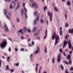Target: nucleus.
<instances>
[{"label": "nucleus", "mask_w": 73, "mask_h": 73, "mask_svg": "<svg viewBox=\"0 0 73 73\" xmlns=\"http://www.w3.org/2000/svg\"><path fill=\"white\" fill-rule=\"evenodd\" d=\"M65 72V73H69V72H68V70H67V68L66 69Z\"/></svg>", "instance_id": "nucleus-29"}, {"label": "nucleus", "mask_w": 73, "mask_h": 73, "mask_svg": "<svg viewBox=\"0 0 73 73\" xmlns=\"http://www.w3.org/2000/svg\"><path fill=\"white\" fill-rule=\"evenodd\" d=\"M68 47L69 49H70L72 48V44L70 41L68 42Z\"/></svg>", "instance_id": "nucleus-10"}, {"label": "nucleus", "mask_w": 73, "mask_h": 73, "mask_svg": "<svg viewBox=\"0 0 73 73\" xmlns=\"http://www.w3.org/2000/svg\"><path fill=\"white\" fill-rule=\"evenodd\" d=\"M70 70H71L72 71V70H73V67H71L70 68Z\"/></svg>", "instance_id": "nucleus-55"}, {"label": "nucleus", "mask_w": 73, "mask_h": 73, "mask_svg": "<svg viewBox=\"0 0 73 73\" xmlns=\"http://www.w3.org/2000/svg\"><path fill=\"white\" fill-rule=\"evenodd\" d=\"M35 8H36V9H37V8H38V5L34 3L33 4L32 7H33V6H35Z\"/></svg>", "instance_id": "nucleus-7"}, {"label": "nucleus", "mask_w": 73, "mask_h": 73, "mask_svg": "<svg viewBox=\"0 0 73 73\" xmlns=\"http://www.w3.org/2000/svg\"><path fill=\"white\" fill-rule=\"evenodd\" d=\"M35 71L36 72H37V67H36Z\"/></svg>", "instance_id": "nucleus-45"}, {"label": "nucleus", "mask_w": 73, "mask_h": 73, "mask_svg": "<svg viewBox=\"0 0 73 73\" xmlns=\"http://www.w3.org/2000/svg\"><path fill=\"white\" fill-rule=\"evenodd\" d=\"M68 37H69V35H66L65 36V37L66 40H67V39H68Z\"/></svg>", "instance_id": "nucleus-27"}, {"label": "nucleus", "mask_w": 73, "mask_h": 73, "mask_svg": "<svg viewBox=\"0 0 73 73\" xmlns=\"http://www.w3.org/2000/svg\"><path fill=\"white\" fill-rule=\"evenodd\" d=\"M32 57H33V54H31L30 55V58H32Z\"/></svg>", "instance_id": "nucleus-38"}, {"label": "nucleus", "mask_w": 73, "mask_h": 73, "mask_svg": "<svg viewBox=\"0 0 73 73\" xmlns=\"http://www.w3.org/2000/svg\"><path fill=\"white\" fill-rule=\"evenodd\" d=\"M36 31V27H34L33 29V32H34Z\"/></svg>", "instance_id": "nucleus-15"}, {"label": "nucleus", "mask_w": 73, "mask_h": 73, "mask_svg": "<svg viewBox=\"0 0 73 73\" xmlns=\"http://www.w3.org/2000/svg\"><path fill=\"white\" fill-rule=\"evenodd\" d=\"M57 61L58 62H60L61 60V54H59L58 56Z\"/></svg>", "instance_id": "nucleus-6"}, {"label": "nucleus", "mask_w": 73, "mask_h": 73, "mask_svg": "<svg viewBox=\"0 0 73 73\" xmlns=\"http://www.w3.org/2000/svg\"><path fill=\"white\" fill-rule=\"evenodd\" d=\"M32 45H34V42H32Z\"/></svg>", "instance_id": "nucleus-59"}, {"label": "nucleus", "mask_w": 73, "mask_h": 73, "mask_svg": "<svg viewBox=\"0 0 73 73\" xmlns=\"http://www.w3.org/2000/svg\"><path fill=\"white\" fill-rule=\"evenodd\" d=\"M56 33H54V34H53L52 37V40H53L55 38V45L58 43V40H59V38H60L59 35H56Z\"/></svg>", "instance_id": "nucleus-1"}, {"label": "nucleus", "mask_w": 73, "mask_h": 73, "mask_svg": "<svg viewBox=\"0 0 73 73\" xmlns=\"http://www.w3.org/2000/svg\"><path fill=\"white\" fill-rule=\"evenodd\" d=\"M20 21V19L19 18H17V22H19Z\"/></svg>", "instance_id": "nucleus-54"}, {"label": "nucleus", "mask_w": 73, "mask_h": 73, "mask_svg": "<svg viewBox=\"0 0 73 73\" xmlns=\"http://www.w3.org/2000/svg\"><path fill=\"white\" fill-rule=\"evenodd\" d=\"M4 28L5 29V31L6 32H8L9 31V29H8V28L6 25H5L4 26Z\"/></svg>", "instance_id": "nucleus-9"}, {"label": "nucleus", "mask_w": 73, "mask_h": 73, "mask_svg": "<svg viewBox=\"0 0 73 73\" xmlns=\"http://www.w3.org/2000/svg\"><path fill=\"white\" fill-rule=\"evenodd\" d=\"M8 50L9 52H11V47H9Z\"/></svg>", "instance_id": "nucleus-40"}, {"label": "nucleus", "mask_w": 73, "mask_h": 73, "mask_svg": "<svg viewBox=\"0 0 73 73\" xmlns=\"http://www.w3.org/2000/svg\"><path fill=\"white\" fill-rule=\"evenodd\" d=\"M40 22L42 24H43L44 23V21L42 19H41L40 20Z\"/></svg>", "instance_id": "nucleus-18"}, {"label": "nucleus", "mask_w": 73, "mask_h": 73, "mask_svg": "<svg viewBox=\"0 0 73 73\" xmlns=\"http://www.w3.org/2000/svg\"><path fill=\"white\" fill-rule=\"evenodd\" d=\"M21 15L22 16H23V12H24V10L23 9H22L21 10Z\"/></svg>", "instance_id": "nucleus-32"}, {"label": "nucleus", "mask_w": 73, "mask_h": 73, "mask_svg": "<svg viewBox=\"0 0 73 73\" xmlns=\"http://www.w3.org/2000/svg\"><path fill=\"white\" fill-rule=\"evenodd\" d=\"M38 34H34V35H35V36H37V35H38Z\"/></svg>", "instance_id": "nucleus-56"}, {"label": "nucleus", "mask_w": 73, "mask_h": 73, "mask_svg": "<svg viewBox=\"0 0 73 73\" xmlns=\"http://www.w3.org/2000/svg\"><path fill=\"white\" fill-rule=\"evenodd\" d=\"M59 33L60 36L62 35V30H61L59 31Z\"/></svg>", "instance_id": "nucleus-33"}, {"label": "nucleus", "mask_w": 73, "mask_h": 73, "mask_svg": "<svg viewBox=\"0 0 73 73\" xmlns=\"http://www.w3.org/2000/svg\"><path fill=\"white\" fill-rule=\"evenodd\" d=\"M47 14L49 16L50 21H52V13H49V12H48Z\"/></svg>", "instance_id": "nucleus-3"}, {"label": "nucleus", "mask_w": 73, "mask_h": 73, "mask_svg": "<svg viewBox=\"0 0 73 73\" xmlns=\"http://www.w3.org/2000/svg\"><path fill=\"white\" fill-rule=\"evenodd\" d=\"M47 30H46V35L44 37V39H45L46 37V36H47Z\"/></svg>", "instance_id": "nucleus-13"}, {"label": "nucleus", "mask_w": 73, "mask_h": 73, "mask_svg": "<svg viewBox=\"0 0 73 73\" xmlns=\"http://www.w3.org/2000/svg\"><path fill=\"white\" fill-rule=\"evenodd\" d=\"M15 1H18V0H15V1L13 2L12 3H13L14 5H16V4H15Z\"/></svg>", "instance_id": "nucleus-21"}, {"label": "nucleus", "mask_w": 73, "mask_h": 73, "mask_svg": "<svg viewBox=\"0 0 73 73\" xmlns=\"http://www.w3.org/2000/svg\"><path fill=\"white\" fill-rule=\"evenodd\" d=\"M25 15H26V19H27V14H26V13H25Z\"/></svg>", "instance_id": "nucleus-57"}, {"label": "nucleus", "mask_w": 73, "mask_h": 73, "mask_svg": "<svg viewBox=\"0 0 73 73\" xmlns=\"http://www.w3.org/2000/svg\"><path fill=\"white\" fill-rule=\"evenodd\" d=\"M10 58H11L10 57H7V62H9V59H10Z\"/></svg>", "instance_id": "nucleus-19"}, {"label": "nucleus", "mask_w": 73, "mask_h": 73, "mask_svg": "<svg viewBox=\"0 0 73 73\" xmlns=\"http://www.w3.org/2000/svg\"><path fill=\"white\" fill-rule=\"evenodd\" d=\"M36 14H37V11L35 12L34 13V16H36Z\"/></svg>", "instance_id": "nucleus-48"}, {"label": "nucleus", "mask_w": 73, "mask_h": 73, "mask_svg": "<svg viewBox=\"0 0 73 73\" xmlns=\"http://www.w3.org/2000/svg\"><path fill=\"white\" fill-rule=\"evenodd\" d=\"M25 3H23V7H25Z\"/></svg>", "instance_id": "nucleus-58"}, {"label": "nucleus", "mask_w": 73, "mask_h": 73, "mask_svg": "<svg viewBox=\"0 0 73 73\" xmlns=\"http://www.w3.org/2000/svg\"><path fill=\"white\" fill-rule=\"evenodd\" d=\"M4 14L5 15H6L7 13V11L6 9H5L4 10Z\"/></svg>", "instance_id": "nucleus-14"}, {"label": "nucleus", "mask_w": 73, "mask_h": 73, "mask_svg": "<svg viewBox=\"0 0 73 73\" xmlns=\"http://www.w3.org/2000/svg\"><path fill=\"white\" fill-rule=\"evenodd\" d=\"M14 66H19V63H17L14 64Z\"/></svg>", "instance_id": "nucleus-16"}, {"label": "nucleus", "mask_w": 73, "mask_h": 73, "mask_svg": "<svg viewBox=\"0 0 73 73\" xmlns=\"http://www.w3.org/2000/svg\"><path fill=\"white\" fill-rule=\"evenodd\" d=\"M54 9L55 11L57 12V11H58V9H57L56 7H54Z\"/></svg>", "instance_id": "nucleus-25"}, {"label": "nucleus", "mask_w": 73, "mask_h": 73, "mask_svg": "<svg viewBox=\"0 0 73 73\" xmlns=\"http://www.w3.org/2000/svg\"><path fill=\"white\" fill-rule=\"evenodd\" d=\"M7 42L6 40H3L2 42L1 43L0 46L1 48H4L7 46Z\"/></svg>", "instance_id": "nucleus-2"}, {"label": "nucleus", "mask_w": 73, "mask_h": 73, "mask_svg": "<svg viewBox=\"0 0 73 73\" xmlns=\"http://www.w3.org/2000/svg\"><path fill=\"white\" fill-rule=\"evenodd\" d=\"M67 58H68V59H69L70 58V55H69L68 56Z\"/></svg>", "instance_id": "nucleus-36"}, {"label": "nucleus", "mask_w": 73, "mask_h": 73, "mask_svg": "<svg viewBox=\"0 0 73 73\" xmlns=\"http://www.w3.org/2000/svg\"><path fill=\"white\" fill-rule=\"evenodd\" d=\"M63 55L64 56H66V54H65V52H63Z\"/></svg>", "instance_id": "nucleus-46"}, {"label": "nucleus", "mask_w": 73, "mask_h": 73, "mask_svg": "<svg viewBox=\"0 0 73 73\" xmlns=\"http://www.w3.org/2000/svg\"><path fill=\"white\" fill-rule=\"evenodd\" d=\"M68 43V42L66 41V40H65L64 41L63 48H64L65 47V46H66V44H67Z\"/></svg>", "instance_id": "nucleus-8"}, {"label": "nucleus", "mask_w": 73, "mask_h": 73, "mask_svg": "<svg viewBox=\"0 0 73 73\" xmlns=\"http://www.w3.org/2000/svg\"><path fill=\"white\" fill-rule=\"evenodd\" d=\"M67 4L68 5L70 6V1H67Z\"/></svg>", "instance_id": "nucleus-20"}, {"label": "nucleus", "mask_w": 73, "mask_h": 73, "mask_svg": "<svg viewBox=\"0 0 73 73\" xmlns=\"http://www.w3.org/2000/svg\"><path fill=\"white\" fill-rule=\"evenodd\" d=\"M60 31H62V27H61L60 29Z\"/></svg>", "instance_id": "nucleus-62"}, {"label": "nucleus", "mask_w": 73, "mask_h": 73, "mask_svg": "<svg viewBox=\"0 0 73 73\" xmlns=\"http://www.w3.org/2000/svg\"><path fill=\"white\" fill-rule=\"evenodd\" d=\"M37 39L38 40H40V37H37Z\"/></svg>", "instance_id": "nucleus-63"}, {"label": "nucleus", "mask_w": 73, "mask_h": 73, "mask_svg": "<svg viewBox=\"0 0 73 73\" xmlns=\"http://www.w3.org/2000/svg\"><path fill=\"white\" fill-rule=\"evenodd\" d=\"M65 26L66 27H68V24L67 23H66Z\"/></svg>", "instance_id": "nucleus-47"}, {"label": "nucleus", "mask_w": 73, "mask_h": 73, "mask_svg": "<svg viewBox=\"0 0 73 73\" xmlns=\"http://www.w3.org/2000/svg\"><path fill=\"white\" fill-rule=\"evenodd\" d=\"M9 40H10V41H12V39H11L10 38H8Z\"/></svg>", "instance_id": "nucleus-60"}, {"label": "nucleus", "mask_w": 73, "mask_h": 73, "mask_svg": "<svg viewBox=\"0 0 73 73\" xmlns=\"http://www.w3.org/2000/svg\"><path fill=\"white\" fill-rule=\"evenodd\" d=\"M61 68L62 69V70H64V67H63V66H62V65H61Z\"/></svg>", "instance_id": "nucleus-37"}, {"label": "nucleus", "mask_w": 73, "mask_h": 73, "mask_svg": "<svg viewBox=\"0 0 73 73\" xmlns=\"http://www.w3.org/2000/svg\"><path fill=\"white\" fill-rule=\"evenodd\" d=\"M55 61V59L53 58L52 59V64H54V61Z\"/></svg>", "instance_id": "nucleus-17"}, {"label": "nucleus", "mask_w": 73, "mask_h": 73, "mask_svg": "<svg viewBox=\"0 0 73 73\" xmlns=\"http://www.w3.org/2000/svg\"><path fill=\"white\" fill-rule=\"evenodd\" d=\"M21 40H23V39H24V36H21Z\"/></svg>", "instance_id": "nucleus-53"}, {"label": "nucleus", "mask_w": 73, "mask_h": 73, "mask_svg": "<svg viewBox=\"0 0 73 73\" xmlns=\"http://www.w3.org/2000/svg\"><path fill=\"white\" fill-rule=\"evenodd\" d=\"M37 18H36V20H34V24L35 25H36V23H37V21H38V20H39V14H37Z\"/></svg>", "instance_id": "nucleus-4"}, {"label": "nucleus", "mask_w": 73, "mask_h": 73, "mask_svg": "<svg viewBox=\"0 0 73 73\" xmlns=\"http://www.w3.org/2000/svg\"><path fill=\"white\" fill-rule=\"evenodd\" d=\"M59 51L60 52V53H62V49H59Z\"/></svg>", "instance_id": "nucleus-39"}, {"label": "nucleus", "mask_w": 73, "mask_h": 73, "mask_svg": "<svg viewBox=\"0 0 73 73\" xmlns=\"http://www.w3.org/2000/svg\"><path fill=\"white\" fill-rule=\"evenodd\" d=\"M19 33H21L22 34H23V33L22 32V30L21 29L19 31H18V32H17V35H19Z\"/></svg>", "instance_id": "nucleus-12"}, {"label": "nucleus", "mask_w": 73, "mask_h": 73, "mask_svg": "<svg viewBox=\"0 0 73 73\" xmlns=\"http://www.w3.org/2000/svg\"><path fill=\"white\" fill-rule=\"evenodd\" d=\"M15 52H17V51H18V49L16 48H15Z\"/></svg>", "instance_id": "nucleus-50"}, {"label": "nucleus", "mask_w": 73, "mask_h": 73, "mask_svg": "<svg viewBox=\"0 0 73 73\" xmlns=\"http://www.w3.org/2000/svg\"><path fill=\"white\" fill-rule=\"evenodd\" d=\"M68 31L69 33H71L73 34V29H69L68 30Z\"/></svg>", "instance_id": "nucleus-11"}, {"label": "nucleus", "mask_w": 73, "mask_h": 73, "mask_svg": "<svg viewBox=\"0 0 73 73\" xmlns=\"http://www.w3.org/2000/svg\"><path fill=\"white\" fill-rule=\"evenodd\" d=\"M1 66V61L0 60V67Z\"/></svg>", "instance_id": "nucleus-49"}, {"label": "nucleus", "mask_w": 73, "mask_h": 73, "mask_svg": "<svg viewBox=\"0 0 73 73\" xmlns=\"http://www.w3.org/2000/svg\"><path fill=\"white\" fill-rule=\"evenodd\" d=\"M15 70H14L13 69H11L10 70V72L11 73H12V72H13Z\"/></svg>", "instance_id": "nucleus-35"}, {"label": "nucleus", "mask_w": 73, "mask_h": 73, "mask_svg": "<svg viewBox=\"0 0 73 73\" xmlns=\"http://www.w3.org/2000/svg\"><path fill=\"white\" fill-rule=\"evenodd\" d=\"M46 9H47V7L46 6H45L44 7V12H45V10H46Z\"/></svg>", "instance_id": "nucleus-26"}, {"label": "nucleus", "mask_w": 73, "mask_h": 73, "mask_svg": "<svg viewBox=\"0 0 73 73\" xmlns=\"http://www.w3.org/2000/svg\"><path fill=\"white\" fill-rule=\"evenodd\" d=\"M72 53V51H70V54H71V53Z\"/></svg>", "instance_id": "nucleus-64"}, {"label": "nucleus", "mask_w": 73, "mask_h": 73, "mask_svg": "<svg viewBox=\"0 0 73 73\" xmlns=\"http://www.w3.org/2000/svg\"><path fill=\"white\" fill-rule=\"evenodd\" d=\"M7 18L9 20H10V18H9V17H8V16H7Z\"/></svg>", "instance_id": "nucleus-52"}, {"label": "nucleus", "mask_w": 73, "mask_h": 73, "mask_svg": "<svg viewBox=\"0 0 73 73\" xmlns=\"http://www.w3.org/2000/svg\"><path fill=\"white\" fill-rule=\"evenodd\" d=\"M64 63H65V64H66V65H68V62L64 60Z\"/></svg>", "instance_id": "nucleus-30"}, {"label": "nucleus", "mask_w": 73, "mask_h": 73, "mask_svg": "<svg viewBox=\"0 0 73 73\" xmlns=\"http://www.w3.org/2000/svg\"><path fill=\"white\" fill-rule=\"evenodd\" d=\"M23 31L24 32H27V28L25 27H24L23 28Z\"/></svg>", "instance_id": "nucleus-23"}, {"label": "nucleus", "mask_w": 73, "mask_h": 73, "mask_svg": "<svg viewBox=\"0 0 73 73\" xmlns=\"http://www.w3.org/2000/svg\"><path fill=\"white\" fill-rule=\"evenodd\" d=\"M10 8L11 9H12V4H11L10 5Z\"/></svg>", "instance_id": "nucleus-34"}, {"label": "nucleus", "mask_w": 73, "mask_h": 73, "mask_svg": "<svg viewBox=\"0 0 73 73\" xmlns=\"http://www.w3.org/2000/svg\"><path fill=\"white\" fill-rule=\"evenodd\" d=\"M69 63L70 65H71L72 64V60H70L69 61Z\"/></svg>", "instance_id": "nucleus-28"}, {"label": "nucleus", "mask_w": 73, "mask_h": 73, "mask_svg": "<svg viewBox=\"0 0 73 73\" xmlns=\"http://www.w3.org/2000/svg\"><path fill=\"white\" fill-rule=\"evenodd\" d=\"M27 31L28 32H29V33H31V30H30L29 29H28L27 30Z\"/></svg>", "instance_id": "nucleus-44"}, {"label": "nucleus", "mask_w": 73, "mask_h": 73, "mask_svg": "<svg viewBox=\"0 0 73 73\" xmlns=\"http://www.w3.org/2000/svg\"><path fill=\"white\" fill-rule=\"evenodd\" d=\"M19 4H20V2H19L18 4V6H17V8H16V9H17L19 7Z\"/></svg>", "instance_id": "nucleus-31"}, {"label": "nucleus", "mask_w": 73, "mask_h": 73, "mask_svg": "<svg viewBox=\"0 0 73 73\" xmlns=\"http://www.w3.org/2000/svg\"><path fill=\"white\" fill-rule=\"evenodd\" d=\"M24 9L25 10L26 12H27V10L26 9V8L25 7H24Z\"/></svg>", "instance_id": "nucleus-41"}, {"label": "nucleus", "mask_w": 73, "mask_h": 73, "mask_svg": "<svg viewBox=\"0 0 73 73\" xmlns=\"http://www.w3.org/2000/svg\"><path fill=\"white\" fill-rule=\"evenodd\" d=\"M6 70H10V69L9 68V66H8V65H7L6 66Z\"/></svg>", "instance_id": "nucleus-22"}, {"label": "nucleus", "mask_w": 73, "mask_h": 73, "mask_svg": "<svg viewBox=\"0 0 73 73\" xmlns=\"http://www.w3.org/2000/svg\"><path fill=\"white\" fill-rule=\"evenodd\" d=\"M20 50L21 51H24V48H21L20 49Z\"/></svg>", "instance_id": "nucleus-43"}, {"label": "nucleus", "mask_w": 73, "mask_h": 73, "mask_svg": "<svg viewBox=\"0 0 73 73\" xmlns=\"http://www.w3.org/2000/svg\"><path fill=\"white\" fill-rule=\"evenodd\" d=\"M65 18L66 20H67V16H66V14H65Z\"/></svg>", "instance_id": "nucleus-51"}, {"label": "nucleus", "mask_w": 73, "mask_h": 73, "mask_svg": "<svg viewBox=\"0 0 73 73\" xmlns=\"http://www.w3.org/2000/svg\"><path fill=\"white\" fill-rule=\"evenodd\" d=\"M29 46H32V45L31 44H30V43L29 44Z\"/></svg>", "instance_id": "nucleus-61"}, {"label": "nucleus", "mask_w": 73, "mask_h": 73, "mask_svg": "<svg viewBox=\"0 0 73 73\" xmlns=\"http://www.w3.org/2000/svg\"><path fill=\"white\" fill-rule=\"evenodd\" d=\"M5 1H7V2H10L11 1V0H5Z\"/></svg>", "instance_id": "nucleus-42"}, {"label": "nucleus", "mask_w": 73, "mask_h": 73, "mask_svg": "<svg viewBox=\"0 0 73 73\" xmlns=\"http://www.w3.org/2000/svg\"><path fill=\"white\" fill-rule=\"evenodd\" d=\"M44 52L45 53H47V48L46 47H45Z\"/></svg>", "instance_id": "nucleus-24"}, {"label": "nucleus", "mask_w": 73, "mask_h": 73, "mask_svg": "<svg viewBox=\"0 0 73 73\" xmlns=\"http://www.w3.org/2000/svg\"><path fill=\"white\" fill-rule=\"evenodd\" d=\"M39 49L40 48H39V47H38L37 48V50L34 52V54H37V53L40 52V50H39Z\"/></svg>", "instance_id": "nucleus-5"}]
</instances>
